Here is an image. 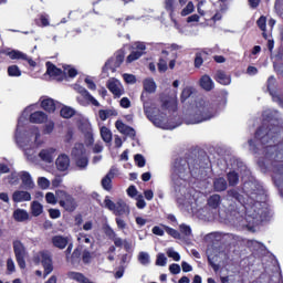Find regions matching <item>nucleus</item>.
Wrapping results in <instances>:
<instances>
[{"mask_svg": "<svg viewBox=\"0 0 283 283\" xmlns=\"http://www.w3.org/2000/svg\"><path fill=\"white\" fill-rule=\"evenodd\" d=\"M158 72L161 74L167 72V61L164 59H159V62L157 63Z\"/></svg>", "mask_w": 283, "mask_h": 283, "instance_id": "58", "label": "nucleus"}, {"mask_svg": "<svg viewBox=\"0 0 283 283\" xmlns=\"http://www.w3.org/2000/svg\"><path fill=\"white\" fill-rule=\"evenodd\" d=\"M19 174L17 172H11L9 176H8V182L9 185H19Z\"/></svg>", "mask_w": 283, "mask_h": 283, "instance_id": "52", "label": "nucleus"}, {"mask_svg": "<svg viewBox=\"0 0 283 283\" xmlns=\"http://www.w3.org/2000/svg\"><path fill=\"white\" fill-rule=\"evenodd\" d=\"M145 114L148 120H150V123H153L155 127H163V119H160L158 115H154V113H151L150 111H145Z\"/></svg>", "mask_w": 283, "mask_h": 283, "instance_id": "30", "label": "nucleus"}, {"mask_svg": "<svg viewBox=\"0 0 283 283\" xmlns=\"http://www.w3.org/2000/svg\"><path fill=\"white\" fill-rule=\"evenodd\" d=\"M192 94L193 91L191 90V87L184 88L180 95L181 103H185V101H187V98H189Z\"/></svg>", "mask_w": 283, "mask_h": 283, "instance_id": "45", "label": "nucleus"}, {"mask_svg": "<svg viewBox=\"0 0 283 283\" xmlns=\"http://www.w3.org/2000/svg\"><path fill=\"white\" fill-rule=\"evenodd\" d=\"M12 200L15 203L30 202V200H32V195L29 191H25V190H15L12 193Z\"/></svg>", "mask_w": 283, "mask_h": 283, "instance_id": "14", "label": "nucleus"}, {"mask_svg": "<svg viewBox=\"0 0 283 283\" xmlns=\"http://www.w3.org/2000/svg\"><path fill=\"white\" fill-rule=\"evenodd\" d=\"M254 137L263 146L264 165L272 167L274 174L283 176V155L279 150L280 146L276 145L280 138V128L275 125L263 124L256 129Z\"/></svg>", "mask_w": 283, "mask_h": 283, "instance_id": "1", "label": "nucleus"}, {"mask_svg": "<svg viewBox=\"0 0 283 283\" xmlns=\"http://www.w3.org/2000/svg\"><path fill=\"white\" fill-rule=\"evenodd\" d=\"M202 63H205V60L202 59V53H196L195 67H197V69L202 67Z\"/></svg>", "mask_w": 283, "mask_h": 283, "instance_id": "57", "label": "nucleus"}, {"mask_svg": "<svg viewBox=\"0 0 283 283\" xmlns=\"http://www.w3.org/2000/svg\"><path fill=\"white\" fill-rule=\"evenodd\" d=\"M57 171H67L70 169V156L62 154L55 160Z\"/></svg>", "mask_w": 283, "mask_h": 283, "instance_id": "16", "label": "nucleus"}, {"mask_svg": "<svg viewBox=\"0 0 283 283\" xmlns=\"http://www.w3.org/2000/svg\"><path fill=\"white\" fill-rule=\"evenodd\" d=\"M81 255H83V247L75 248L71 256H69V260L73 266L81 264Z\"/></svg>", "mask_w": 283, "mask_h": 283, "instance_id": "25", "label": "nucleus"}, {"mask_svg": "<svg viewBox=\"0 0 283 283\" xmlns=\"http://www.w3.org/2000/svg\"><path fill=\"white\" fill-rule=\"evenodd\" d=\"M144 90L149 94L156 92V82H154L153 80H146L144 82Z\"/></svg>", "mask_w": 283, "mask_h": 283, "instance_id": "38", "label": "nucleus"}, {"mask_svg": "<svg viewBox=\"0 0 283 283\" xmlns=\"http://www.w3.org/2000/svg\"><path fill=\"white\" fill-rule=\"evenodd\" d=\"M116 170L111 168V170L106 174V176L102 179V187L105 191H112V180H114V176H116Z\"/></svg>", "mask_w": 283, "mask_h": 283, "instance_id": "19", "label": "nucleus"}, {"mask_svg": "<svg viewBox=\"0 0 283 283\" xmlns=\"http://www.w3.org/2000/svg\"><path fill=\"white\" fill-rule=\"evenodd\" d=\"M55 196L59 200L60 207H62L63 210L67 211L69 213H73V211H76L78 203L72 195L67 193V191L57 190L55 191Z\"/></svg>", "mask_w": 283, "mask_h": 283, "instance_id": "4", "label": "nucleus"}, {"mask_svg": "<svg viewBox=\"0 0 283 283\" xmlns=\"http://www.w3.org/2000/svg\"><path fill=\"white\" fill-rule=\"evenodd\" d=\"M275 83H277V80H275V76H270L266 82L268 92L270 94H273V91L275 90Z\"/></svg>", "mask_w": 283, "mask_h": 283, "instance_id": "44", "label": "nucleus"}, {"mask_svg": "<svg viewBox=\"0 0 283 283\" xmlns=\"http://www.w3.org/2000/svg\"><path fill=\"white\" fill-rule=\"evenodd\" d=\"M46 74L51 76V78H57V81H63L65 78L63 70L56 67L52 62H46Z\"/></svg>", "mask_w": 283, "mask_h": 283, "instance_id": "12", "label": "nucleus"}, {"mask_svg": "<svg viewBox=\"0 0 283 283\" xmlns=\"http://www.w3.org/2000/svg\"><path fill=\"white\" fill-rule=\"evenodd\" d=\"M13 253L15 255V261L18 262V266L21 269H25V245H23V242L15 240L13 241Z\"/></svg>", "mask_w": 283, "mask_h": 283, "instance_id": "6", "label": "nucleus"}, {"mask_svg": "<svg viewBox=\"0 0 283 283\" xmlns=\"http://www.w3.org/2000/svg\"><path fill=\"white\" fill-rule=\"evenodd\" d=\"M101 137L104 143H112V130L107 126L101 128Z\"/></svg>", "mask_w": 283, "mask_h": 283, "instance_id": "36", "label": "nucleus"}, {"mask_svg": "<svg viewBox=\"0 0 283 283\" xmlns=\"http://www.w3.org/2000/svg\"><path fill=\"white\" fill-rule=\"evenodd\" d=\"M71 156H73L75 160V166L83 171V169H87L90 165V159L85 156V147L83 144H78L72 149Z\"/></svg>", "mask_w": 283, "mask_h": 283, "instance_id": "5", "label": "nucleus"}, {"mask_svg": "<svg viewBox=\"0 0 283 283\" xmlns=\"http://www.w3.org/2000/svg\"><path fill=\"white\" fill-rule=\"evenodd\" d=\"M169 271L172 275H178V273H180V265L178 263H172L169 265Z\"/></svg>", "mask_w": 283, "mask_h": 283, "instance_id": "61", "label": "nucleus"}, {"mask_svg": "<svg viewBox=\"0 0 283 283\" xmlns=\"http://www.w3.org/2000/svg\"><path fill=\"white\" fill-rule=\"evenodd\" d=\"M228 196L230 198H233L234 200H237V202H241L242 201V195H240V192L235 189L229 190L228 191Z\"/></svg>", "mask_w": 283, "mask_h": 283, "instance_id": "50", "label": "nucleus"}, {"mask_svg": "<svg viewBox=\"0 0 283 283\" xmlns=\"http://www.w3.org/2000/svg\"><path fill=\"white\" fill-rule=\"evenodd\" d=\"M106 87L114 94V96H117V97L123 96V91L120 90V87L118 86V83H116V81L109 80L106 83Z\"/></svg>", "mask_w": 283, "mask_h": 283, "instance_id": "27", "label": "nucleus"}, {"mask_svg": "<svg viewBox=\"0 0 283 283\" xmlns=\"http://www.w3.org/2000/svg\"><path fill=\"white\" fill-rule=\"evenodd\" d=\"M12 218L15 222H25L30 220V213L25 209L18 208L13 211Z\"/></svg>", "mask_w": 283, "mask_h": 283, "instance_id": "23", "label": "nucleus"}, {"mask_svg": "<svg viewBox=\"0 0 283 283\" xmlns=\"http://www.w3.org/2000/svg\"><path fill=\"white\" fill-rule=\"evenodd\" d=\"M227 178L230 187H235L240 182V175L235 170L228 172Z\"/></svg>", "mask_w": 283, "mask_h": 283, "instance_id": "32", "label": "nucleus"}, {"mask_svg": "<svg viewBox=\"0 0 283 283\" xmlns=\"http://www.w3.org/2000/svg\"><path fill=\"white\" fill-rule=\"evenodd\" d=\"M8 75L9 76H21V69H19L17 65H10L8 67Z\"/></svg>", "mask_w": 283, "mask_h": 283, "instance_id": "46", "label": "nucleus"}, {"mask_svg": "<svg viewBox=\"0 0 283 283\" xmlns=\"http://www.w3.org/2000/svg\"><path fill=\"white\" fill-rule=\"evenodd\" d=\"M227 187H228V184H227V179H224V177H219L213 180L214 191H218V192L227 191Z\"/></svg>", "mask_w": 283, "mask_h": 283, "instance_id": "28", "label": "nucleus"}, {"mask_svg": "<svg viewBox=\"0 0 283 283\" xmlns=\"http://www.w3.org/2000/svg\"><path fill=\"white\" fill-rule=\"evenodd\" d=\"M125 61V51L119 50L115 53V55L113 57H109L104 67L106 70H111L112 72H116V70H118V67H120V65H123Z\"/></svg>", "mask_w": 283, "mask_h": 283, "instance_id": "7", "label": "nucleus"}, {"mask_svg": "<svg viewBox=\"0 0 283 283\" xmlns=\"http://www.w3.org/2000/svg\"><path fill=\"white\" fill-rule=\"evenodd\" d=\"M138 261L140 264H144V266L149 264V254L147 252H140L138 255Z\"/></svg>", "mask_w": 283, "mask_h": 283, "instance_id": "51", "label": "nucleus"}, {"mask_svg": "<svg viewBox=\"0 0 283 283\" xmlns=\"http://www.w3.org/2000/svg\"><path fill=\"white\" fill-rule=\"evenodd\" d=\"M164 231H166V233H168V235H170L171 238H174L175 240H181L182 235L180 234V232L174 228H170L168 226L163 224L161 226Z\"/></svg>", "mask_w": 283, "mask_h": 283, "instance_id": "33", "label": "nucleus"}, {"mask_svg": "<svg viewBox=\"0 0 283 283\" xmlns=\"http://www.w3.org/2000/svg\"><path fill=\"white\" fill-rule=\"evenodd\" d=\"M179 231H180V233H182L186 237L191 235V227H189L185 223L179 226Z\"/></svg>", "mask_w": 283, "mask_h": 283, "instance_id": "56", "label": "nucleus"}, {"mask_svg": "<svg viewBox=\"0 0 283 283\" xmlns=\"http://www.w3.org/2000/svg\"><path fill=\"white\" fill-rule=\"evenodd\" d=\"M177 104L175 99H165L161 104V108L164 109H176Z\"/></svg>", "mask_w": 283, "mask_h": 283, "instance_id": "42", "label": "nucleus"}, {"mask_svg": "<svg viewBox=\"0 0 283 283\" xmlns=\"http://www.w3.org/2000/svg\"><path fill=\"white\" fill-rule=\"evenodd\" d=\"M199 85L202 90L206 92H211L216 87V84H213V80H211V76L205 74L199 80Z\"/></svg>", "mask_w": 283, "mask_h": 283, "instance_id": "20", "label": "nucleus"}, {"mask_svg": "<svg viewBox=\"0 0 283 283\" xmlns=\"http://www.w3.org/2000/svg\"><path fill=\"white\" fill-rule=\"evenodd\" d=\"M56 196H54V192H48L45 195V200L48 205H56Z\"/></svg>", "mask_w": 283, "mask_h": 283, "instance_id": "59", "label": "nucleus"}, {"mask_svg": "<svg viewBox=\"0 0 283 283\" xmlns=\"http://www.w3.org/2000/svg\"><path fill=\"white\" fill-rule=\"evenodd\" d=\"M31 213L34 218H39L43 213V205L39 201H33L31 203Z\"/></svg>", "mask_w": 283, "mask_h": 283, "instance_id": "31", "label": "nucleus"}, {"mask_svg": "<svg viewBox=\"0 0 283 283\" xmlns=\"http://www.w3.org/2000/svg\"><path fill=\"white\" fill-rule=\"evenodd\" d=\"M41 107L44 112H48V114H54L56 112V102L51 97L44 98L41 102Z\"/></svg>", "mask_w": 283, "mask_h": 283, "instance_id": "22", "label": "nucleus"}, {"mask_svg": "<svg viewBox=\"0 0 283 283\" xmlns=\"http://www.w3.org/2000/svg\"><path fill=\"white\" fill-rule=\"evenodd\" d=\"M256 25L262 30V32H266V17L261 15L256 21Z\"/></svg>", "mask_w": 283, "mask_h": 283, "instance_id": "49", "label": "nucleus"}, {"mask_svg": "<svg viewBox=\"0 0 283 283\" xmlns=\"http://www.w3.org/2000/svg\"><path fill=\"white\" fill-rule=\"evenodd\" d=\"M104 205H105V208L108 209V211H113V213L116 210V203L112 201V199H109V196L105 197Z\"/></svg>", "mask_w": 283, "mask_h": 283, "instance_id": "43", "label": "nucleus"}, {"mask_svg": "<svg viewBox=\"0 0 283 283\" xmlns=\"http://www.w3.org/2000/svg\"><path fill=\"white\" fill-rule=\"evenodd\" d=\"M55 149L54 148H48V149H42L39 153V158L43 160V163H54V154Z\"/></svg>", "mask_w": 283, "mask_h": 283, "instance_id": "26", "label": "nucleus"}, {"mask_svg": "<svg viewBox=\"0 0 283 283\" xmlns=\"http://www.w3.org/2000/svg\"><path fill=\"white\" fill-rule=\"evenodd\" d=\"M196 10L193 2L189 1L187 6L181 10V17H189Z\"/></svg>", "mask_w": 283, "mask_h": 283, "instance_id": "39", "label": "nucleus"}, {"mask_svg": "<svg viewBox=\"0 0 283 283\" xmlns=\"http://www.w3.org/2000/svg\"><path fill=\"white\" fill-rule=\"evenodd\" d=\"M127 195L130 197V198H136V196H138V190L136 189V186H129L127 188Z\"/></svg>", "mask_w": 283, "mask_h": 283, "instance_id": "63", "label": "nucleus"}, {"mask_svg": "<svg viewBox=\"0 0 283 283\" xmlns=\"http://www.w3.org/2000/svg\"><path fill=\"white\" fill-rule=\"evenodd\" d=\"M115 127L116 129L120 133L124 134L125 136H129V138H136V129H134V127L126 125L125 123H123V120L117 119L115 122Z\"/></svg>", "mask_w": 283, "mask_h": 283, "instance_id": "11", "label": "nucleus"}, {"mask_svg": "<svg viewBox=\"0 0 283 283\" xmlns=\"http://www.w3.org/2000/svg\"><path fill=\"white\" fill-rule=\"evenodd\" d=\"M20 180L22 181V186L24 189H34V180H32V175L30 172L23 170L19 172Z\"/></svg>", "mask_w": 283, "mask_h": 283, "instance_id": "17", "label": "nucleus"}, {"mask_svg": "<svg viewBox=\"0 0 283 283\" xmlns=\"http://www.w3.org/2000/svg\"><path fill=\"white\" fill-rule=\"evenodd\" d=\"M49 216H50L51 220H57V218H61V210L50 208Z\"/></svg>", "mask_w": 283, "mask_h": 283, "instance_id": "53", "label": "nucleus"}, {"mask_svg": "<svg viewBox=\"0 0 283 283\" xmlns=\"http://www.w3.org/2000/svg\"><path fill=\"white\" fill-rule=\"evenodd\" d=\"M51 242L53 247H55V249L63 250L65 249V247H67L70 240L67 239V237L54 235L52 237Z\"/></svg>", "mask_w": 283, "mask_h": 283, "instance_id": "21", "label": "nucleus"}, {"mask_svg": "<svg viewBox=\"0 0 283 283\" xmlns=\"http://www.w3.org/2000/svg\"><path fill=\"white\" fill-rule=\"evenodd\" d=\"M165 10L169 14H174L176 12V0H165Z\"/></svg>", "mask_w": 283, "mask_h": 283, "instance_id": "40", "label": "nucleus"}, {"mask_svg": "<svg viewBox=\"0 0 283 283\" xmlns=\"http://www.w3.org/2000/svg\"><path fill=\"white\" fill-rule=\"evenodd\" d=\"M116 111H112V109H99L98 111V116H99V120H107L109 118V116H116Z\"/></svg>", "mask_w": 283, "mask_h": 283, "instance_id": "35", "label": "nucleus"}, {"mask_svg": "<svg viewBox=\"0 0 283 283\" xmlns=\"http://www.w3.org/2000/svg\"><path fill=\"white\" fill-rule=\"evenodd\" d=\"M113 213L114 216H129V206L123 199H119Z\"/></svg>", "mask_w": 283, "mask_h": 283, "instance_id": "18", "label": "nucleus"}, {"mask_svg": "<svg viewBox=\"0 0 283 283\" xmlns=\"http://www.w3.org/2000/svg\"><path fill=\"white\" fill-rule=\"evenodd\" d=\"M136 207L137 209H145V207H147V202L145 201V199H143V196L138 197Z\"/></svg>", "mask_w": 283, "mask_h": 283, "instance_id": "64", "label": "nucleus"}, {"mask_svg": "<svg viewBox=\"0 0 283 283\" xmlns=\"http://www.w3.org/2000/svg\"><path fill=\"white\" fill-rule=\"evenodd\" d=\"M78 242H84L85 244H91L92 239L85 233H80V237L77 238Z\"/></svg>", "mask_w": 283, "mask_h": 283, "instance_id": "62", "label": "nucleus"}, {"mask_svg": "<svg viewBox=\"0 0 283 283\" xmlns=\"http://www.w3.org/2000/svg\"><path fill=\"white\" fill-rule=\"evenodd\" d=\"M38 260H41V264L44 269V277H48L50 273L54 271V265L52 264V256L49 252L42 251L40 252V258Z\"/></svg>", "mask_w": 283, "mask_h": 283, "instance_id": "10", "label": "nucleus"}, {"mask_svg": "<svg viewBox=\"0 0 283 283\" xmlns=\"http://www.w3.org/2000/svg\"><path fill=\"white\" fill-rule=\"evenodd\" d=\"M132 20H134V17L128 15V17H125V18H117L115 20V23H117L118 25H125L127 23V21H132Z\"/></svg>", "mask_w": 283, "mask_h": 283, "instance_id": "60", "label": "nucleus"}, {"mask_svg": "<svg viewBox=\"0 0 283 283\" xmlns=\"http://www.w3.org/2000/svg\"><path fill=\"white\" fill-rule=\"evenodd\" d=\"M1 54H4V56H8L11 59V61L14 60H21V61H27L30 65V67H34L36 65V62L34 60H32V57L28 56V54L21 52V51H17V50H12V51H6V50H1L0 51V56Z\"/></svg>", "mask_w": 283, "mask_h": 283, "instance_id": "8", "label": "nucleus"}, {"mask_svg": "<svg viewBox=\"0 0 283 283\" xmlns=\"http://www.w3.org/2000/svg\"><path fill=\"white\" fill-rule=\"evenodd\" d=\"M156 265L157 266H167V256H165V253L157 254Z\"/></svg>", "mask_w": 283, "mask_h": 283, "instance_id": "47", "label": "nucleus"}, {"mask_svg": "<svg viewBox=\"0 0 283 283\" xmlns=\"http://www.w3.org/2000/svg\"><path fill=\"white\" fill-rule=\"evenodd\" d=\"M216 116V105L209 101L199 99L192 114L188 115L187 125H198L211 120Z\"/></svg>", "mask_w": 283, "mask_h": 283, "instance_id": "2", "label": "nucleus"}, {"mask_svg": "<svg viewBox=\"0 0 283 283\" xmlns=\"http://www.w3.org/2000/svg\"><path fill=\"white\" fill-rule=\"evenodd\" d=\"M82 262L83 264H90L92 262V253L88 250L82 252Z\"/></svg>", "mask_w": 283, "mask_h": 283, "instance_id": "48", "label": "nucleus"}, {"mask_svg": "<svg viewBox=\"0 0 283 283\" xmlns=\"http://www.w3.org/2000/svg\"><path fill=\"white\" fill-rule=\"evenodd\" d=\"M103 231L105 233V235L108 238V240H114L116 238V232L114 231V229L112 228L111 224H104L103 226Z\"/></svg>", "mask_w": 283, "mask_h": 283, "instance_id": "37", "label": "nucleus"}, {"mask_svg": "<svg viewBox=\"0 0 283 283\" xmlns=\"http://www.w3.org/2000/svg\"><path fill=\"white\" fill-rule=\"evenodd\" d=\"M38 185L41 187V189H48L50 187V180L45 177H40L38 179Z\"/></svg>", "mask_w": 283, "mask_h": 283, "instance_id": "55", "label": "nucleus"}, {"mask_svg": "<svg viewBox=\"0 0 283 283\" xmlns=\"http://www.w3.org/2000/svg\"><path fill=\"white\" fill-rule=\"evenodd\" d=\"M145 50H147V45H145V43L136 42L132 46L130 54L126 57V63H134V61H138V59L145 54Z\"/></svg>", "mask_w": 283, "mask_h": 283, "instance_id": "9", "label": "nucleus"}, {"mask_svg": "<svg viewBox=\"0 0 283 283\" xmlns=\"http://www.w3.org/2000/svg\"><path fill=\"white\" fill-rule=\"evenodd\" d=\"M222 202V197L220 195H212L208 198V206L211 209H218Z\"/></svg>", "mask_w": 283, "mask_h": 283, "instance_id": "29", "label": "nucleus"}, {"mask_svg": "<svg viewBox=\"0 0 283 283\" xmlns=\"http://www.w3.org/2000/svg\"><path fill=\"white\" fill-rule=\"evenodd\" d=\"M115 222L119 231H125V229H127V222H125L120 217L115 218Z\"/></svg>", "mask_w": 283, "mask_h": 283, "instance_id": "54", "label": "nucleus"}, {"mask_svg": "<svg viewBox=\"0 0 283 283\" xmlns=\"http://www.w3.org/2000/svg\"><path fill=\"white\" fill-rule=\"evenodd\" d=\"M29 120L34 125H43V123L48 122V114H45L43 111H35L31 113Z\"/></svg>", "mask_w": 283, "mask_h": 283, "instance_id": "15", "label": "nucleus"}, {"mask_svg": "<svg viewBox=\"0 0 283 283\" xmlns=\"http://www.w3.org/2000/svg\"><path fill=\"white\" fill-rule=\"evenodd\" d=\"M134 160H135V164L137 165V167H139V168H143V167H145V165H147V160L145 159V157L142 154L135 155Z\"/></svg>", "mask_w": 283, "mask_h": 283, "instance_id": "41", "label": "nucleus"}, {"mask_svg": "<svg viewBox=\"0 0 283 283\" xmlns=\"http://www.w3.org/2000/svg\"><path fill=\"white\" fill-rule=\"evenodd\" d=\"M74 114H76V111H74V108H72L70 106H64L60 111V116L62 118H72V116H74Z\"/></svg>", "mask_w": 283, "mask_h": 283, "instance_id": "34", "label": "nucleus"}, {"mask_svg": "<svg viewBox=\"0 0 283 283\" xmlns=\"http://www.w3.org/2000/svg\"><path fill=\"white\" fill-rule=\"evenodd\" d=\"M209 157H203L202 159L193 158H179L175 161V170L177 174H185L189 169L190 174H195L199 169H209Z\"/></svg>", "mask_w": 283, "mask_h": 283, "instance_id": "3", "label": "nucleus"}, {"mask_svg": "<svg viewBox=\"0 0 283 283\" xmlns=\"http://www.w3.org/2000/svg\"><path fill=\"white\" fill-rule=\"evenodd\" d=\"M77 94H81V96L86 101L87 103H91V105H94V107H101V103L90 94L87 88L83 86H77L76 88Z\"/></svg>", "mask_w": 283, "mask_h": 283, "instance_id": "13", "label": "nucleus"}, {"mask_svg": "<svg viewBox=\"0 0 283 283\" xmlns=\"http://www.w3.org/2000/svg\"><path fill=\"white\" fill-rule=\"evenodd\" d=\"M214 81L220 85H231V75H227V72L219 70L214 75Z\"/></svg>", "mask_w": 283, "mask_h": 283, "instance_id": "24", "label": "nucleus"}]
</instances>
